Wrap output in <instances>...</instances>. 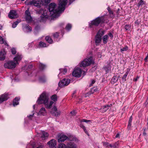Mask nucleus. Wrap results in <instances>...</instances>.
I'll use <instances>...</instances> for the list:
<instances>
[{
    "label": "nucleus",
    "mask_w": 148,
    "mask_h": 148,
    "mask_svg": "<svg viewBox=\"0 0 148 148\" xmlns=\"http://www.w3.org/2000/svg\"><path fill=\"white\" fill-rule=\"evenodd\" d=\"M128 49V47L127 46H125L124 47L121 49V51L123 52V51H126Z\"/></svg>",
    "instance_id": "41"
},
{
    "label": "nucleus",
    "mask_w": 148,
    "mask_h": 148,
    "mask_svg": "<svg viewBox=\"0 0 148 148\" xmlns=\"http://www.w3.org/2000/svg\"><path fill=\"white\" fill-rule=\"evenodd\" d=\"M47 144L49 145L50 148H56V141L55 139H52L49 141Z\"/></svg>",
    "instance_id": "15"
},
{
    "label": "nucleus",
    "mask_w": 148,
    "mask_h": 148,
    "mask_svg": "<svg viewBox=\"0 0 148 148\" xmlns=\"http://www.w3.org/2000/svg\"><path fill=\"white\" fill-rule=\"evenodd\" d=\"M148 53L147 54V55L146 57L145 58L144 60L146 62H147L148 61Z\"/></svg>",
    "instance_id": "53"
},
{
    "label": "nucleus",
    "mask_w": 148,
    "mask_h": 148,
    "mask_svg": "<svg viewBox=\"0 0 148 148\" xmlns=\"http://www.w3.org/2000/svg\"><path fill=\"white\" fill-rule=\"evenodd\" d=\"M71 25L70 24L68 23V24H67V25H66V29L68 31H69L71 29Z\"/></svg>",
    "instance_id": "38"
},
{
    "label": "nucleus",
    "mask_w": 148,
    "mask_h": 148,
    "mask_svg": "<svg viewBox=\"0 0 148 148\" xmlns=\"http://www.w3.org/2000/svg\"><path fill=\"white\" fill-rule=\"evenodd\" d=\"M143 4V1L142 0H140V1L138 3V6H139L140 5Z\"/></svg>",
    "instance_id": "49"
},
{
    "label": "nucleus",
    "mask_w": 148,
    "mask_h": 148,
    "mask_svg": "<svg viewBox=\"0 0 148 148\" xmlns=\"http://www.w3.org/2000/svg\"><path fill=\"white\" fill-rule=\"evenodd\" d=\"M50 113L56 117H59L61 113V112L57 110V108L55 106H54L50 112Z\"/></svg>",
    "instance_id": "9"
},
{
    "label": "nucleus",
    "mask_w": 148,
    "mask_h": 148,
    "mask_svg": "<svg viewBox=\"0 0 148 148\" xmlns=\"http://www.w3.org/2000/svg\"><path fill=\"white\" fill-rule=\"evenodd\" d=\"M103 145L105 147H108L109 148V143L107 142H103Z\"/></svg>",
    "instance_id": "43"
},
{
    "label": "nucleus",
    "mask_w": 148,
    "mask_h": 148,
    "mask_svg": "<svg viewBox=\"0 0 148 148\" xmlns=\"http://www.w3.org/2000/svg\"><path fill=\"white\" fill-rule=\"evenodd\" d=\"M146 134L145 132H143V135L144 136H146Z\"/></svg>",
    "instance_id": "62"
},
{
    "label": "nucleus",
    "mask_w": 148,
    "mask_h": 148,
    "mask_svg": "<svg viewBox=\"0 0 148 148\" xmlns=\"http://www.w3.org/2000/svg\"><path fill=\"white\" fill-rule=\"evenodd\" d=\"M92 57H90L88 58H86L82 61L80 64V67H84L89 66L91 63H92Z\"/></svg>",
    "instance_id": "5"
},
{
    "label": "nucleus",
    "mask_w": 148,
    "mask_h": 148,
    "mask_svg": "<svg viewBox=\"0 0 148 148\" xmlns=\"http://www.w3.org/2000/svg\"><path fill=\"white\" fill-rule=\"evenodd\" d=\"M108 36L106 35L104 36L103 38V42L104 44H106L108 41Z\"/></svg>",
    "instance_id": "29"
},
{
    "label": "nucleus",
    "mask_w": 148,
    "mask_h": 148,
    "mask_svg": "<svg viewBox=\"0 0 148 148\" xmlns=\"http://www.w3.org/2000/svg\"><path fill=\"white\" fill-rule=\"evenodd\" d=\"M39 46L40 47H47V45L45 43L40 41L39 43Z\"/></svg>",
    "instance_id": "34"
},
{
    "label": "nucleus",
    "mask_w": 148,
    "mask_h": 148,
    "mask_svg": "<svg viewBox=\"0 0 148 148\" xmlns=\"http://www.w3.org/2000/svg\"><path fill=\"white\" fill-rule=\"evenodd\" d=\"M104 33L102 30H99L97 33L95 37V42L96 45H98L101 41V37Z\"/></svg>",
    "instance_id": "7"
},
{
    "label": "nucleus",
    "mask_w": 148,
    "mask_h": 148,
    "mask_svg": "<svg viewBox=\"0 0 148 148\" xmlns=\"http://www.w3.org/2000/svg\"><path fill=\"white\" fill-rule=\"evenodd\" d=\"M67 2V0H60L58 9H56V5L55 3H51L48 8L51 16H53L54 14H59L64 11Z\"/></svg>",
    "instance_id": "1"
},
{
    "label": "nucleus",
    "mask_w": 148,
    "mask_h": 148,
    "mask_svg": "<svg viewBox=\"0 0 148 148\" xmlns=\"http://www.w3.org/2000/svg\"><path fill=\"white\" fill-rule=\"evenodd\" d=\"M46 66L45 65L40 63L39 64V68L40 70H43L46 68Z\"/></svg>",
    "instance_id": "33"
},
{
    "label": "nucleus",
    "mask_w": 148,
    "mask_h": 148,
    "mask_svg": "<svg viewBox=\"0 0 148 148\" xmlns=\"http://www.w3.org/2000/svg\"><path fill=\"white\" fill-rule=\"evenodd\" d=\"M75 0H69L70 2H72L73 1H74Z\"/></svg>",
    "instance_id": "63"
},
{
    "label": "nucleus",
    "mask_w": 148,
    "mask_h": 148,
    "mask_svg": "<svg viewBox=\"0 0 148 148\" xmlns=\"http://www.w3.org/2000/svg\"><path fill=\"white\" fill-rule=\"evenodd\" d=\"M47 11L46 10L40 9L37 11V12L38 14H41L40 16V21L41 22L45 21L48 17L47 15Z\"/></svg>",
    "instance_id": "4"
},
{
    "label": "nucleus",
    "mask_w": 148,
    "mask_h": 148,
    "mask_svg": "<svg viewBox=\"0 0 148 148\" xmlns=\"http://www.w3.org/2000/svg\"><path fill=\"white\" fill-rule=\"evenodd\" d=\"M75 111H73L71 112V113L73 115H74L75 114Z\"/></svg>",
    "instance_id": "58"
},
{
    "label": "nucleus",
    "mask_w": 148,
    "mask_h": 148,
    "mask_svg": "<svg viewBox=\"0 0 148 148\" xmlns=\"http://www.w3.org/2000/svg\"><path fill=\"white\" fill-rule=\"evenodd\" d=\"M49 134L48 133L45 132H43L42 133L41 137L42 138H45L48 137Z\"/></svg>",
    "instance_id": "32"
},
{
    "label": "nucleus",
    "mask_w": 148,
    "mask_h": 148,
    "mask_svg": "<svg viewBox=\"0 0 148 148\" xmlns=\"http://www.w3.org/2000/svg\"><path fill=\"white\" fill-rule=\"evenodd\" d=\"M146 130V128H145L143 129L144 132H145V131Z\"/></svg>",
    "instance_id": "64"
},
{
    "label": "nucleus",
    "mask_w": 148,
    "mask_h": 148,
    "mask_svg": "<svg viewBox=\"0 0 148 148\" xmlns=\"http://www.w3.org/2000/svg\"><path fill=\"white\" fill-rule=\"evenodd\" d=\"M98 56L99 58H101L102 56L101 53H98Z\"/></svg>",
    "instance_id": "54"
},
{
    "label": "nucleus",
    "mask_w": 148,
    "mask_h": 148,
    "mask_svg": "<svg viewBox=\"0 0 148 148\" xmlns=\"http://www.w3.org/2000/svg\"><path fill=\"white\" fill-rule=\"evenodd\" d=\"M104 69L106 71V73H108L110 70V68L108 66H105L104 67Z\"/></svg>",
    "instance_id": "39"
},
{
    "label": "nucleus",
    "mask_w": 148,
    "mask_h": 148,
    "mask_svg": "<svg viewBox=\"0 0 148 148\" xmlns=\"http://www.w3.org/2000/svg\"><path fill=\"white\" fill-rule=\"evenodd\" d=\"M70 82V79H64L62 80L59 82L58 86L60 87H62L68 85Z\"/></svg>",
    "instance_id": "10"
},
{
    "label": "nucleus",
    "mask_w": 148,
    "mask_h": 148,
    "mask_svg": "<svg viewBox=\"0 0 148 148\" xmlns=\"http://www.w3.org/2000/svg\"><path fill=\"white\" fill-rule=\"evenodd\" d=\"M82 72V70L80 68H76L72 73L73 75L75 77H79L81 75Z\"/></svg>",
    "instance_id": "11"
},
{
    "label": "nucleus",
    "mask_w": 148,
    "mask_h": 148,
    "mask_svg": "<svg viewBox=\"0 0 148 148\" xmlns=\"http://www.w3.org/2000/svg\"><path fill=\"white\" fill-rule=\"evenodd\" d=\"M131 27V25H129L127 24L125 25V28L126 30H129L130 29Z\"/></svg>",
    "instance_id": "45"
},
{
    "label": "nucleus",
    "mask_w": 148,
    "mask_h": 148,
    "mask_svg": "<svg viewBox=\"0 0 148 148\" xmlns=\"http://www.w3.org/2000/svg\"><path fill=\"white\" fill-rule=\"evenodd\" d=\"M51 99L54 101H56L57 100V95H54L52 96L51 97Z\"/></svg>",
    "instance_id": "40"
},
{
    "label": "nucleus",
    "mask_w": 148,
    "mask_h": 148,
    "mask_svg": "<svg viewBox=\"0 0 148 148\" xmlns=\"http://www.w3.org/2000/svg\"><path fill=\"white\" fill-rule=\"evenodd\" d=\"M19 22L18 21H15L12 25V27L15 28Z\"/></svg>",
    "instance_id": "44"
},
{
    "label": "nucleus",
    "mask_w": 148,
    "mask_h": 148,
    "mask_svg": "<svg viewBox=\"0 0 148 148\" xmlns=\"http://www.w3.org/2000/svg\"><path fill=\"white\" fill-rule=\"evenodd\" d=\"M28 4L31 5H34L38 8L41 6V3L39 1L32 0L29 1Z\"/></svg>",
    "instance_id": "12"
},
{
    "label": "nucleus",
    "mask_w": 148,
    "mask_h": 148,
    "mask_svg": "<svg viewBox=\"0 0 148 148\" xmlns=\"http://www.w3.org/2000/svg\"><path fill=\"white\" fill-rule=\"evenodd\" d=\"M25 15L26 20L27 21L28 23L31 22L32 20V18L31 17L30 13L29 11V9L25 11Z\"/></svg>",
    "instance_id": "14"
},
{
    "label": "nucleus",
    "mask_w": 148,
    "mask_h": 148,
    "mask_svg": "<svg viewBox=\"0 0 148 148\" xmlns=\"http://www.w3.org/2000/svg\"><path fill=\"white\" fill-rule=\"evenodd\" d=\"M101 21V18L98 17L91 21V23L89 24V27L90 28H92L94 26H98Z\"/></svg>",
    "instance_id": "6"
},
{
    "label": "nucleus",
    "mask_w": 148,
    "mask_h": 148,
    "mask_svg": "<svg viewBox=\"0 0 148 148\" xmlns=\"http://www.w3.org/2000/svg\"><path fill=\"white\" fill-rule=\"evenodd\" d=\"M39 113L40 114L43 115L44 116L45 115L46 113V112L45 108H41L39 111Z\"/></svg>",
    "instance_id": "27"
},
{
    "label": "nucleus",
    "mask_w": 148,
    "mask_h": 148,
    "mask_svg": "<svg viewBox=\"0 0 148 148\" xmlns=\"http://www.w3.org/2000/svg\"><path fill=\"white\" fill-rule=\"evenodd\" d=\"M119 77L120 76H114L111 79V83L113 84H114L118 81V79Z\"/></svg>",
    "instance_id": "19"
},
{
    "label": "nucleus",
    "mask_w": 148,
    "mask_h": 148,
    "mask_svg": "<svg viewBox=\"0 0 148 148\" xmlns=\"http://www.w3.org/2000/svg\"><path fill=\"white\" fill-rule=\"evenodd\" d=\"M45 40L48 43L51 44L53 42V41L51 38L49 36H46L45 38Z\"/></svg>",
    "instance_id": "30"
},
{
    "label": "nucleus",
    "mask_w": 148,
    "mask_h": 148,
    "mask_svg": "<svg viewBox=\"0 0 148 148\" xmlns=\"http://www.w3.org/2000/svg\"><path fill=\"white\" fill-rule=\"evenodd\" d=\"M0 43L1 44H4V45L7 46H8V45L6 41H5L2 37L0 36Z\"/></svg>",
    "instance_id": "28"
},
{
    "label": "nucleus",
    "mask_w": 148,
    "mask_h": 148,
    "mask_svg": "<svg viewBox=\"0 0 148 148\" xmlns=\"http://www.w3.org/2000/svg\"><path fill=\"white\" fill-rule=\"evenodd\" d=\"M83 130H84V132H85V133H86V134H87L88 136H89V134L88 132V131H87L86 129V127H84L83 129Z\"/></svg>",
    "instance_id": "48"
},
{
    "label": "nucleus",
    "mask_w": 148,
    "mask_h": 148,
    "mask_svg": "<svg viewBox=\"0 0 148 148\" xmlns=\"http://www.w3.org/2000/svg\"><path fill=\"white\" fill-rule=\"evenodd\" d=\"M60 73L58 75V77H59L60 75H62V74H65L67 72V69H60Z\"/></svg>",
    "instance_id": "25"
},
{
    "label": "nucleus",
    "mask_w": 148,
    "mask_h": 148,
    "mask_svg": "<svg viewBox=\"0 0 148 148\" xmlns=\"http://www.w3.org/2000/svg\"><path fill=\"white\" fill-rule=\"evenodd\" d=\"M80 127L82 128V129H83L85 127L82 124H81L80 125Z\"/></svg>",
    "instance_id": "56"
},
{
    "label": "nucleus",
    "mask_w": 148,
    "mask_h": 148,
    "mask_svg": "<svg viewBox=\"0 0 148 148\" xmlns=\"http://www.w3.org/2000/svg\"><path fill=\"white\" fill-rule=\"evenodd\" d=\"M119 141H118L115 142L114 144H113V148H119Z\"/></svg>",
    "instance_id": "37"
},
{
    "label": "nucleus",
    "mask_w": 148,
    "mask_h": 148,
    "mask_svg": "<svg viewBox=\"0 0 148 148\" xmlns=\"http://www.w3.org/2000/svg\"><path fill=\"white\" fill-rule=\"evenodd\" d=\"M108 36H109L111 39H112L113 38V36L111 33H109L108 34Z\"/></svg>",
    "instance_id": "51"
},
{
    "label": "nucleus",
    "mask_w": 148,
    "mask_h": 148,
    "mask_svg": "<svg viewBox=\"0 0 148 148\" xmlns=\"http://www.w3.org/2000/svg\"><path fill=\"white\" fill-rule=\"evenodd\" d=\"M39 81L41 83H45L46 81V79L45 76H41L39 77Z\"/></svg>",
    "instance_id": "23"
},
{
    "label": "nucleus",
    "mask_w": 148,
    "mask_h": 148,
    "mask_svg": "<svg viewBox=\"0 0 148 148\" xmlns=\"http://www.w3.org/2000/svg\"><path fill=\"white\" fill-rule=\"evenodd\" d=\"M16 65L15 63L12 61H11L5 63L4 66L6 68L12 69L15 68Z\"/></svg>",
    "instance_id": "8"
},
{
    "label": "nucleus",
    "mask_w": 148,
    "mask_h": 148,
    "mask_svg": "<svg viewBox=\"0 0 148 148\" xmlns=\"http://www.w3.org/2000/svg\"><path fill=\"white\" fill-rule=\"evenodd\" d=\"M119 133H117V134H116V136H115V138H118V137H119Z\"/></svg>",
    "instance_id": "60"
},
{
    "label": "nucleus",
    "mask_w": 148,
    "mask_h": 148,
    "mask_svg": "<svg viewBox=\"0 0 148 148\" xmlns=\"http://www.w3.org/2000/svg\"><path fill=\"white\" fill-rule=\"evenodd\" d=\"M67 148H76V145L73 143H68L66 146Z\"/></svg>",
    "instance_id": "20"
},
{
    "label": "nucleus",
    "mask_w": 148,
    "mask_h": 148,
    "mask_svg": "<svg viewBox=\"0 0 148 148\" xmlns=\"http://www.w3.org/2000/svg\"><path fill=\"white\" fill-rule=\"evenodd\" d=\"M95 81L94 80H92V82H91V86L92 84H94L95 83Z\"/></svg>",
    "instance_id": "57"
},
{
    "label": "nucleus",
    "mask_w": 148,
    "mask_h": 148,
    "mask_svg": "<svg viewBox=\"0 0 148 148\" xmlns=\"http://www.w3.org/2000/svg\"><path fill=\"white\" fill-rule=\"evenodd\" d=\"M139 78V77L138 76H137L136 78H135L134 79V80L136 82L138 80V79Z\"/></svg>",
    "instance_id": "59"
},
{
    "label": "nucleus",
    "mask_w": 148,
    "mask_h": 148,
    "mask_svg": "<svg viewBox=\"0 0 148 148\" xmlns=\"http://www.w3.org/2000/svg\"><path fill=\"white\" fill-rule=\"evenodd\" d=\"M108 10L109 14L110 15V17H114V15L113 14V12L109 8H108Z\"/></svg>",
    "instance_id": "36"
},
{
    "label": "nucleus",
    "mask_w": 148,
    "mask_h": 148,
    "mask_svg": "<svg viewBox=\"0 0 148 148\" xmlns=\"http://www.w3.org/2000/svg\"><path fill=\"white\" fill-rule=\"evenodd\" d=\"M6 52L4 49H2L0 52V60H4L5 58Z\"/></svg>",
    "instance_id": "18"
},
{
    "label": "nucleus",
    "mask_w": 148,
    "mask_h": 148,
    "mask_svg": "<svg viewBox=\"0 0 148 148\" xmlns=\"http://www.w3.org/2000/svg\"><path fill=\"white\" fill-rule=\"evenodd\" d=\"M49 97L46 93L43 92L40 96L37 101V103L38 104L43 103L45 107L48 109H50L52 107L53 102L51 101L49 103L48 102Z\"/></svg>",
    "instance_id": "2"
},
{
    "label": "nucleus",
    "mask_w": 148,
    "mask_h": 148,
    "mask_svg": "<svg viewBox=\"0 0 148 148\" xmlns=\"http://www.w3.org/2000/svg\"><path fill=\"white\" fill-rule=\"evenodd\" d=\"M25 28L27 32H30L32 30V27L29 25H26Z\"/></svg>",
    "instance_id": "35"
},
{
    "label": "nucleus",
    "mask_w": 148,
    "mask_h": 148,
    "mask_svg": "<svg viewBox=\"0 0 148 148\" xmlns=\"http://www.w3.org/2000/svg\"><path fill=\"white\" fill-rule=\"evenodd\" d=\"M111 106V105H106L104 106H103V107L101 108L100 110H102L103 112H105L109 109V107H110Z\"/></svg>",
    "instance_id": "21"
},
{
    "label": "nucleus",
    "mask_w": 148,
    "mask_h": 148,
    "mask_svg": "<svg viewBox=\"0 0 148 148\" xmlns=\"http://www.w3.org/2000/svg\"><path fill=\"white\" fill-rule=\"evenodd\" d=\"M58 148H67L66 146L65 145L63 144L62 143L60 144L59 145Z\"/></svg>",
    "instance_id": "42"
},
{
    "label": "nucleus",
    "mask_w": 148,
    "mask_h": 148,
    "mask_svg": "<svg viewBox=\"0 0 148 148\" xmlns=\"http://www.w3.org/2000/svg\"><path fill=\"white\" fill-rule=\"evenodd\" d=\"M8 99V95L4 94L0 96V103H1L7 100Z\"/></svg>",
    "instance_id": "17"
},
{
    "label": "nucleus",
    "mask_w": 148,
    "mask_h": 148,
    "mask_svg": "<svg viewBox=\"0 0 148 148\" xmlns=\"http://www.w3.org/2000/svg\"><path fill=\"white\" fill-rule=\"evenodd\" d=\"M130 71V69H127L126 72L125 73L123 77H122V79L123 81H125L126 80V77H127V75L128 74V73Z\"/></svg>",
    "instance_id": "22"
},
{
    "label": "nucleus",
    "mask_w": 148,
    "mask_h": 148,
    "mask_svg": "<svg viewBox=\"0 0 148 148\" xmlns=\"http://www.w3.org/2000/svg\"><path fill=\"white\" fill-rule=\"evenodd\" d=\"M22 57L21 55L17 54L14 58V62L16 63V65L18 64V62L22 59Z\"/></svg>",
    "instance_id": "16"
},
{
    "label": "nucleus",
    "mask_w": 148,
    "mask_h": 148,
    "mask_svg": "<svg viewBox=\"0 0 148 148\" xmlns=\"http://www.w3.org/2000/svg\"><path fill=\"white\" fill-rule=\"evenodd\" d=\"M34 113L32 115H30L29 116H27V117L30 119H31L32 117L33 116Z\"/></svg>",
    "instance_id": "52"
},
{
    "label": "nucleus",
    "mask_w": 148,
    "mask_h": 148,
    "mask_svg": "<svg viewBox=\"0 0 148 148\" xmlns=\"http://www.w3.org/2000/svg\"><path fill=\"white\" fill-rule=\"evenodd\" d=\"M33 66V65L32 64H30L28 66V68L29 69H31L32 68Z\"/></svg>",
    "instance_id": "55"
},
{
    "label": "nucleus",
    "mask_w": 148,
    "mask_h": 148,
    "mask_svg": "<svg viewBox=\"0 0 148 148\" xmlns=\"http://www.w3.org/2000/svg\"><path fill=\"white\" fill-rule=\"evenodd\" d=\"M19 98L18 97H16L14 100L13 101V105L15 106L18 105L19 103L18 101L19 100Z\"/></svg>",
    "instance_id": "24"
},
{
    "label": "nucleus",
    "mask_w": 148,
    "mask_h": 148,
    "mask_svg": "<svg viewBox=\"0 0 148 148\" xmlns=\"http://www.w3.org/2000/svg\"><path fill=\"white\" fill-rule=\"evenodd\" d=\"M8 16L11 19H13L17 18L18 15L16 11L12 10H10L8 14Z\"/></svg>",
    "instance_id": "13"
},
{
    "label": "nucleus",
    "mask_w": 148,
    "mask_h": 148,
    "mask_svg": "<svg viewBox=\"0 0 148 148\" xmlns=\"http://www.w3.org/2000/svg\"><path fill=\"white\" fill-rule=\"evenodd\" d=\"M94 91H95V90L94 89V88H92L90 91L88 93L85 95L84 96L85 97H87L89 96L91 94H92L94 92Z\"/></svg>",
    "instance_id": "26"
},
{
    "label": "nucleus",
    "mask_w": 148,
    "mask_h": 148,
    "mask_svg": "<svg viewBox=\"0 0 148 148\" xmlns=\"http://www.w3.org/2000/svg\"><path fill=\"white\" fill-rule=\"evenodd\" d=\"M12 53L13 54H15L16 53V49L14 48H13L12 49Z\"/></svg>",
    "instance_id": "47"
},
{
    "label": "nucleus",
    "mask_w": 148,
    "mask_h": 148,
    "mask_svg": "<svg viewBox=\"0 0 148 148\" xmlns=\"http://www.w3.org/2000/svg\"><path fill=\"white\" fill-rule=\"evenodd\" d=\"M58 141L59 143L63 142L67 139H69L70 141H74L76 143H77L79 141L78 140L75 136L73 135L70 136L68 138L65 135L61 134L58 135Z\"/></svg>",
    "instance_id": "3"
},
{
    "label": "nucleus",
    "mask_w": 148,
    "mask_h": 148,
    "mask_svg": "<svg viewBox=\"0 0 148 148\" xmlns=\"http://www.w3.org/2000/svg\"><path fill=\"white\" fill-rule=\"evenodd\" d=\"M90 120H85V119H82V122H86V123H88V122H90Z\"/></svg>",
    "instance_id": "50"
},
{
    "label": "nucleus",
    "mask_w": 148,
    "mask_h": 148,
    "mask_svg": "<svg viewBox=\"0 0 148 148\" xmlns=\"http://www.w3.org/2000/svg\"><path fill=\"white\" fill-rule=\"evenodd\" d=\"M113 147V144L112 145L109 144V147Z\"/></svg>",
    "instance_id": "61"
},
{
    "label": "nucleus",
    "mask_w": 148,
    "mask_h": 148,
    "mask_svg": "<svg viewBox=\"0 0 148 148\" xmlns=\"http://www.w3.org/2000/svg\"><path fill=\"white\" fill-rule=\"evenodd\" d=\"M53 36L54 38H57L58 37L59 34L57 32H56L54 34Z\"/></svg>",
    "instance_id": "46"
},
{
    "label": "nucleus",
    "mask_w": 148,
    "mask_h": 148,
    "mask_svg": "<svg viewBox=\"0 0 148 148\" xmlns=\"http://www.w3.org/2000/svg\"><path fill=\"white\" fill-rule=\"evenodd\" d=\"M132 119V116H131L129 120L128 124L127 126V128L129 130H130L131 128Z\"/></svg>",
    "instance_id": "31"
}]
</instances>
